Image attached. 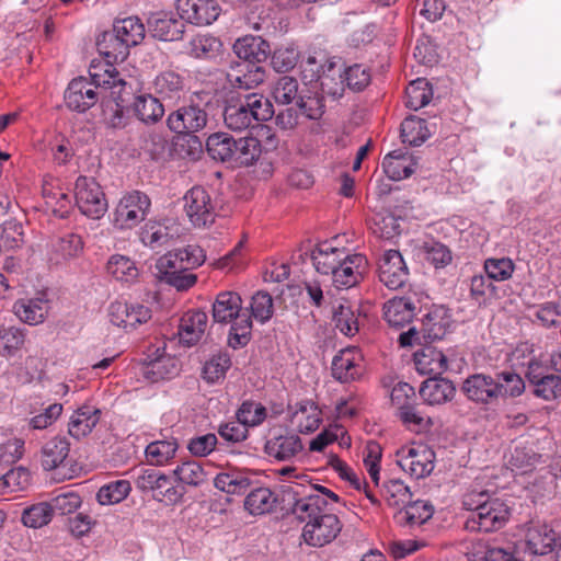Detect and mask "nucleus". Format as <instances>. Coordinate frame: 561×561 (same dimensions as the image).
Listing matches in <instances>:
<instances>
[{
	"label": "nucleus",
	"instance_id": "14",
	"mask_svg": "<svg viewBox=\"0 0 561 561\" xmlns=\"http://www.w3.org/2000/svg\"><path fill=\"white\" fill-rule=\"evenodd\" d=\"M99 100V91L89 79L79 77L72 79L65 91V103L68 108L84 113Z\"/></svg>",
	"mask_w": 561,
	"mask_h": 561
},
{
	"label": "nucleus",
	"instance_id": "48",
	"mask_svg": "<svg viewBox=\"0 0 561 561\" xmlns=\"http://www.w3.org/2000/svg\"><path fill=\"white\" fill-rule=\"evenodd\" d=\"M333 321L335 328L344 335L352 336L358 332V316L354 306L347 300L341 302L334 310Z\"/></svg>",
	"mask_w": 561,
	"mask_h": 561
},
{
	"label": "nucleus",
	"instance_id": "41",
	"mask_svg": "<svg viewBox=\"0 0 561 561\" xmlns=\"http://www.w3.org/2000/svg\"><path fill=\"white\" fill-rule=\"evenodd\" d=\"M98 50L108 62L124 61L129 47L114 32H105L96 42Z\"/></svg>",
	"mask_w": 561,
	"mask_h": 561
},
{
	"label": "nucleus",
	"instance_id": "26",
	"mask_svg": "<svg viewBox=\"0 0 561 561\" xmlns=\"http://www.w3.org/2000/svg\"><path fill=\"white\" fill-rule=\"evenodd\" d=\"M534 442L518 440L515 442L510 453L507 465L512 471L527 472L530 471L540 460Z\"/></svg>",
	"mask_w": 561,
	"mask_h": 561
},
{
	"label": "nucleus",
	"instance_id": "7",
	"mask_svg": "<svg viewBox=\"0 0 561 561\" xmlns=\"http://www.w3.org/2000/svg\"><path fill=\"white\" fill-rule=\"evenodd\" d=\"M394 456L397 465L415 479L430 476L435 467V453L424 444L413 443L402 446Z\"/></svg>",
	"mask_w": 561,
	"mask_h": 561
},
{
	"label": "nucleus",
	"instance_id": "59",
	"mask_svg": "<svg viewBox=\"0 0 561 561\" xmlns=\"http://www.w3.org/2000/svg\"><path fill=\"white\" fill-rule=\"evenodd\" d=\"M3 250H16L25 243L23 226L16 220H8L0 226Z\"/></svg>",
	"mask_w": 561,
	"mask_h": 561
},
{
	"label": "nucleus",
	"instance_id": "55",
	"mask_svg": "<svg viewBox=\"0 0 561 561\" xmlns=\"http://www.w3.org/2000/svg\"><path fill=\"white\" fill-rule=\"evenodd\" d=\"M178 481L190 486L202 485L207 478V474L201 463L195 460H186L176 466L173 470Z\"/></svg>",
	"mask_w": 561,
	"mask_h": 561
},
{
	"label": "nucleus",
	"instance_id": "21",
	"mask_svg": "<svg viewBox=\"0 0 561 561\" xmlns=\"http://www.w3.org/2000/svg\"><path fill=\"white\" fill-rule=\"evenodd\" d=\"M148 25L152 36L160 41H178L184 33V21L163 12L152 13L148 19Z\"/></svg>",
	"mask_w": 561,
	"mask_h": 561
},
{
	"label": "nucleus",
	"instance_id": "5",
	"mask_svg": "<svg viewBox=\"0 0 561 561\" xmlns=\"http://www.w3.org/2000/svg\"><path fill=\"white\" fill-rule=\"evenodd\" d=\"M479 499L468 517L466 527L470 530L495 531L502 528L508 519L510 511L507 505L500 499L481 501L485 494H478Z\"/></svg>",
	"mask_w": 561,
	"mask_h": 561
},
{
	"label": "nucleus",
	"instance_id": "62",
	"mask_svg": "<svg viewBox=\"0 0 561 561\" xmlns=\"http://www.w3.org/2000/svg\"><path fill=\"white\" fill-rule=\"evenodd\" d=\"M371 229L376 236L383 239H391L401 232L399 218L388 211L375 216Z\"/></svg>",
	"mask_w": 561,
	"mask_h": 561
},
{
	"label": "nucleus",
	"instance_id": "9",
	"mask_svg": "<svg viewBox=\"0 0 561 561\" xmlns=\"http://www.w3.org/2000/svg\"><path fill=\"white\" fill-rule=\"evenodd\" d=\"M151 201L140 191L126 193L118 202L114 211L115 225L122 229L136 227L149 213Z\"/></svg>",
	"mask_w": 561,
	"mask_h": 561
},
{
	"label": "nucleus",
	"instance_id": "20",
	"mask_svg": "<svg viewBox=\"0 0 561 561\" xmlns=\"http://www.w3.org/2000/svg\"><path fill=\"white\" fill-rule=\"evenodd\" d=\"M208 317L205 311L192 310L181 318L179 324V340L186 346L195 345L203 337L207 328Z\"/></svg>",
	"mask_w": 561,
	"mask_h": 561
},
{
	"label": "nucleus",
	"instance_id": "42",
	"mask_svg": "<svg viewBox=\"0 0 561 561\" xmlns=\"http://www.w3.org/2000/svg\"><path fill=\"white\" fill-rule=\"evenodd\" d=\"M221 42L208 34H198L187 43L186 51L190 56L199 59H211L218 55Z\"/></svg>",
	"mask_w": 561,
	"mask_h": 561
},
{
	"label": "nucleus",
	"instance_id": "6",
	"mask_svg": "<svg viewBox=\"0 0 561 561\" xmlns=\"http://www.w3.org/2000/svg\"><path fill=\"white\" fill-rule=\"evenodd\" d=\"M184 213L195 228H206L214 224L217 203L210 191L204 186H193L183 197Z\"/></svg>",
	"mask_w": 561,
	"mask_h": 561
},
{
	"label": "nucleus",
	"instance_id": "16",
	"mask_svg": "<svg viewBox=\"0 0 561 561\" xmlns=\"http://www.w3.org/2000/svg\"><path fill=\"white\" fill-rule=\"evenodd\" d=\"M362 355L356 347L341 350L332 360V376L340 382L356 380L362 375Z\"/></svg>",
	"mask_w": 561,
	"mask_h": 561
},
{
	"label": "nucleus",
	"instance_id": "12",
	"mask_svg": "<svg viewBox=\"0 0 561 561\" xmlns=\"http://www.w3.org/2000/svg\"><path fill=\"white\" fill-rule=\"evenodd\" d=\"M176 10L183 21L195 25H209L220 14L216 0H178Z\"/></svg>",
	"mask_w": 561,
	"mask_h": 561
},
{
	"label": "nucleus",
	"instance_id": "33",
	"mask_svg": "<svg viewBox=\"0 0 561 561\" xmlns=\"http://www.w3.org/2000/svg\"><path fill=\"white\" fill-rule=\"evenodd\" d=\"M265 450L271 457L285 461L302 450V443L297 435H280L267 440Z\"/></svg>",
	"mask_w": 561,
	"mask_h": 561
},
{
	"label": "nucleus",
	"instance_id": "35",
	"mask_svg": "<svg viewBox=\"0 0 561 561\" xmlns=\"http://www.w3.org/2000/svg\"><path fill=\"white\" fill-rule=\"evenodd\" d=\"M90 82L95 89H114L125 85V80L113 62L92 65L90 68Z\"/></svg>",
	"mask_w": 561,
	"mask_h": 561
},
{
	"label": "nucleus",
	"instance_id": "27",
	"mask_svg": "<svg viewBox=\"0 0 561 561\" xmlns=\"http://www.w3.org/2000/svg\"><path fill=\"white\" fill-rule=\"evenodd\" d=\"M455 391V386L450 380L434 376L423 381L420 396L426 403L434 405L450 401Z\"/></svg>",
	"mask_w": 561,
	"mask_h": 561
},
{
	"label": "nucleus",
	"instance_id": "24",
	"mask_svg": "<svg viewBox=\"0 0 561 561\" xmlns=\"http://www.w3.org/2000/svg\"><path fill=\"white\" fill-rule=\"evenodd\" d=\"M101 417V410L94 405L84 404L78 408L70 416L68 433L76 439L89 435Z\"/></svg>",
	"mask_w": 561,
	"mask_h": 561
},
{
	"label": "nucleus",
	"instance_id": "32",
	"mask_svg": "<svg viewBox=\"0 0 561 561\" xmlns=\"http://www.w3.org/2000/svg\"><path fill=\"white\" fill-rule=\"evenodd\" d=\"M176 234V227L169 220L148 221L141 231V241L151 248L168 244Z\"/></svg>",
	"mask_w": 561,
	"mask_h": 561
},
{
	"label": "nucleus",
	"instance_id": "30",
	"mask_svg": "<svg viewBox=\"0 0 561 561\" xmlns=\"http://www.w3.org/2000/svg\"><path fill=\"white\" fill-rule=\"evenodd\" d=\"M152 88L161 99L176 101L184 93V78L172 70L163 71L154 78Z\"/></svg>",
	"mask_w": 561,
	"mask_h": 561
},
{
	"label": "nucleus",
	"instance_id": "23",
	"mask_svg": "<svg viewBox=\"0 0 561 561\" xmlns=\"http://www.w3.org/2000/svg\"><path fill=\"white\" fill-rule=\"evenodd\" d=\"M317 81H319L322 93L334 99L341 98L346 87L342 65L332 60L321 66Z\"/></svg>",
	"mask_w": 561,
	"mask_h": 561
},
{
	"label": "nucleus",
	"instance_id": "36",
	"mask_svg": "<svg viewBox=\"0 0 561 561\" xmlns=\"http://www.w3.org/2000/svg\"><path fill=\"white\" fill-rule=\"evenodd\" d=\"M293 420L297 423L300 432L310 433L319 427L321 411L311 400H302L296 403Z\"/></svg>",
	"mask_w": 561,
	"mask_h": 561
},
{
	"label": "nucleus",
	"instance_id": "4",
	"mask_svg": "<svg viewBox=\"0 0 561 561\" xmlns=\"http://www.w3.org/2000/svg\"><path fill=\"white\" fill-rule=\"evenodd\" d=\"M294 477L295 479L300 478L299 474H295ZM305 478L306 476H301V479L306 481V483L293 482L287 486V492L295 497L291 508L293 514L301 523L309 524V522H314L319 519V516H324L329 513L328 499L333 502H339L340 497L328 488L312 484Z\"/></svg>",
	"mask_w": 561,
	"mask_h": 561
},
{
	"label": "nucleus",
	"instance_id": "38",
	"mask_svg": "<svg viewBox=\"0 0 561 561\" xmlns=\"http://www.w3.org/2000/svg\"><path fill=\"white\" fill-rule=\"evenodd\" d=\"M277 503V496L268 488L252 490L244 500V508L252 515L271 513Z\"/></svg>",
	"mask_w": 561,
	"mask_h": 561
},
{
	"label": "nucleus",
	"instance_id": "61",
	"mask_svg": "<svg viewBox=\"0 0 561 561\" xmlns=\"http://www.w3.org/2000/svg\"><path fill=\"white\" fill-rule=\"evenodd\" d=\"M250 317H253L261 323L267 322L274 313L273 298L267 291H257L251 298Z\"/></svg>",
	"mask_w": 561,
	"mask_h": 561
},
{
	"label": "nucleus",
	"instance_id": "10",
	"mask_svg": "<svg viewBox=\"0 0 561 561\" xmlns=\"http://www.w3.org/2000/svg\"><path fill=\"white\" fill-rule=\"evenodd\" d=\"M208 122L206 111L195 103L180 106L169 114L167 125L175 134L190 135L203 130Z\"/></svg>",
	"mask_w": 561,
	"mask_h": 561
},
{
	"label": "nucleus",
	"instance_id": "63",
	"mask_svg": "<svg viewBox=\"0 0 561 561\" xmlns=\"http://www.w3.org/2000/svg\"><path fill=\"white\" fill-rule=\"evenodd\" d=\"M484 271L489 279L504 282L512 277L515 270L513 261L508 257H490L484 261Z\"/></svg>",
	"mask_w": 561,
	"mask_h": 561
},
{
	"label": "nucleus",
	"instance_id": "11",
	"mask_svg": "<svg viewBox=\"0 0 561 561\" xmlns=\"http://www.w3.org/2000/svg\"><path fill=\"white\" fill-rule=\"evenodd\" d=\"M368 271L367 259L359 253L347 255L341 260L339 266L333 272L332 283L335 288H351L357 285Z\"/></svg>",
	"mask_w": 561,
	"mask_h": 561
},
{
	"label": "nucleus",
	"instance_id": "45",
	"mask_svg": "<svg viewBox=\"0 0 561 561\" xmlns=\"http://www.w3.org/2000/svg\"><path fill=\"white\" fill-rule=\"evenodd\" d=\"M261 142L255 137L236 139L232 162L241 165L253 164L261 156Z\"/></svg>",
	"mask_w": 561,
	"mask_h": 561
},
{
	"label": "nucleus",
	"instance_id": "39",
	"mask_svg": "<svg viewBox=\"0 0 561 561\" xmlns=\"http://www.w3.org/2000/svg\"><path fill=\"white\" fill-rule=\"evenodd\" d=\"M112 32L128 47L138 45L145 37V26L137 16H128L116 21Z\"/></svg>",
	"mask_w": 561,
	"mask_h": 561
},
{
	"label": "nucleus",
	"instance_id": "25",
	"mask_svg": "<svg viewBox=\"0 0 561 561\" xmlns=\"http://www.w3.org/2000/svg\"><path fill=\"white\" fill-rule=\"evenodd\" d=\"M345 251L333 247L331 242L318 244L310 253V259L316 271L322 275H332L344 259Z\"/></svg>",
	"mask_w": 561,
	"mask_h": 561
},
{
	"label": "nucleus",
	"instance_id": "40",
	"mask_svg": "<svg viewBox=\"0 0 561 561\" xmlns=\"http://www.w3.org/2000/svg\"><path fill=\"white\" fill-rule=\"evenodd\" d=\"M234 141L227 133H215L207 138V152L214 160L232 162Z\"/></svg>",
	"mask_w": 561,
	"mask_h": 561
},
{
	"label": "nucleus",
	"instance_id": "13",
	"mask_svg": "<svg viewBox=\"0 0 561 561\" xmlns=\"http://www.w3.org/2000/svg\"><path fill=\"white\" fill-rule=\"evenodd\" d=\"M409 271L398 250H387L379 261V279L389 289L401 288L408 280Z\"/></svg>",
	"mask_w": 561,
	"mask_h": 561
},
{
	"label": "nucleus",
	"instance_id": "46",
	"mask_svg": "<svg viewBox=\"0 0 561 561\" xmlns=\"http://www.w3.org/2000/svg\"><path fill=\"white\" fill-rule=\"evenodd\" d=\"M300 95L299 82L296 78L290 76L278 78L272 87V96L274 101L280 105L296 103Z\"/></svg>",
	"mask_w": 561,
	"mask_h": 561
},
{
	"label": "nucleus",
	"instance_id": "53",
	"mask_svg": "<svg viewBox=\"0 0 561 561\" xmlns=\"http://www.w3.org/2000/svg\"><path fill=\"white\" fill-rule=\"evenodd\" d=\"M31 483V473L23 467L9 470L0 477V494H10L25 490Z\"/></svg>",
	"mask_w": 561,
	"mask_h": 561
},
{
	"label": "nucleus",
	"instance_id": "2",
	"mask_svg": "<svg viewBox=\"0 0 561 561\" xmlns=\"http://www.w3.org/2000/svg\"><path fill=\"white\" fill-rule=\"evenodd\" d=\"M213 319L217 323H230L228 344L232 348L245 346L251 340L252 320L242 309V299L236 291H221L213 302Z\"/></svg>",
	"mask_w": 561,
	"mask_h": 561
},
{
	"label": "nucleus",
	"instance_id": "19",
	"mask_svg": "<svg viewBox=\"0 0 561 561\" xmlns=\"http://www.w3.org/2000/svg\"><path fill=\"white\" fill-rule=\"evenodd\" d=\"M270 51V44L261 36L245 35L233 44V53L238 58L244 60L245 65L264 62L268 58Z\"/></svg>",
	"mask_w": 561,
	"mask_h": 561
},
{
	"label": "nucleus",
	"instance_id": "8",
	"mask_svg": "<svg viewBox=\"0 0 561 561\" xmlns=\"http://www.w3.org/2000/svg\"><path fill=\"white\" fill-rule=\"evenodd\" d=\"M75 198L80 211L89 218L99 219L107 210L105 194L93 178L79 176L77 179Z\"/></svg>",
	"mask_w": 561,
	"mask_h": 561
},
{
	"label": "nucleus",
	"instance_id": "37",
	"mask_svg": "<svg viewBox=\"0 0 561 561\" xmlns=\"http://www.w3.org/2000/svg\"><path fill=\"white\" fill-rule=\"evenodd\" d=\"M178 449V439L169 437L148 444L145 455L151 466H164L175 457Z\"/></svg>",
	"mask_w": 561,
	"mask_h": 561
},
{
	"label": "nucleus",
	"instance_id": "22",
	"mask_svg": "<svg viewBox=\"0 0 561 561\" xmlns=\"http://www.w3.org/2000/svg\"><path fill=\"white\" fill-rule=\"evenodd\" d=\"M49 310L48 300L44 295L34 298H22L14 302L13 312L23 322L36 325L44 322Z\"/></svg>",
	"mask_w": 561,
	"mask_h": 561
},
{
	"label": "nucleus",
	"instance_id": "52",
	"mask_svg": "<svg viewBox=\"0 0 561 561\" xmlns=\"http://www.w3.org/2000/svg\"><path fill=\"white\" fill-rule=\"evenodd\" d=\"M231 367V358L227 353L213 355L203 367V378L208 383H218L225 379Z\"/></svg>",
	"mask_w": 561,
	"mask_h": 561
},
{
	"label": "nucleus",
	"instance_id": "51",
	"mask_svg": "<svg viewBox=\"0 0 561 561\" xmlns=\"http://www.w3.org/2000/svg\"><path fill=\"white\" fill-rule=\"evenodd\" d=\"M107 273L121 282H133L138 276L136 264L127 256L114 254L106 265Z\"/></svg>",
	"mask_w": 561,
	"mask_h": 561
},
{
	"label": "nucleus",
	"instance_id": "58",
	"mask_svg": "<svg viewBox=\"0 0 561 561\" xmlns=\"http://www.w3.org/2000/svg\"><path fill=\"white\" fill-rule=\"evenodd\" d=\"M382 494L390 506H405L412 497L409 486L403 481L394 479L383 484Z\"/></svg>",
	"mask_w": 561,
	"mask_h": 561
},
{
	"label": "nucleus",
	"instance_id": "18",
	"mask_svg": "<svg viewBox=\"0 0 561 561\" xmlns=\"http://www.w3.org/2000/svg\"><path fill=\"white\" fill-rule=\"evenodd\" d=\"M557 534L547 524L533 523L526 531L525 542L527 551L534 556L550 553L557 546Z\"/></svg>",
	"mask_w": 561,
	"mask_h": 561
},
{
	"label": "nucleus",
	"instance_id": "29",
	"mask_svg": "<svg viewBox=\"0 0 561 561\" xmlns=\"http://www.w3.org/2000/svg\"><path fill=\"white\" fill-rule=\"evenodd\" d=\"M416 306L410 297H394L383 306L385 320L392 327L409 323L414 317Z\"/></svg>",
	"mask_w": 561,
	"mask_h": 561
},
{
	"label": "nucleus",
	"instance_id": "3",
	"mask_svg": "<svg viewBox=\"0 0 561 561\" xmlns=\"http://www.w3.org/2000/svg\"><path fill=\"white\" fill-rule=\"evenodd\" d=\"M274 115L273 105L260 93L239 94L231 98L224 110V122L233 131H243L266 122Z\"/></svg>",
	"mask_w": 561,
	"mask_h": 561
},
{
	"label": "nucleus",
	"instance_id": "31",
	"mask_svg": "<svg viewBox=\"0 0 561 561\" xmlns=\"http://www.w3.org/2000/svg\"><path fill=\"white\" fill-rule=\"evenodd\" d=\"M70 450L66 437L55 436L44 444L41 450V463L44 470H54L64 463Z\"/></svg>",
	"mask_w": 561,
	"mask_h": 561
},
{
	"label": "nucleus",
	"instance_id": "56",
	"mask_svg": "<svg viewBox=\"0 0 561 561\" xmlns=\"http://www.w3.org/2000/svg\"><path fill=\"white\" fill-rule=\"evenodd\" d=\"M267 416L266 408L256 401L242 402L236 412V417L248 427L261 425Z\"/></svg>",
	"mask_w": 561,
	"mask_h": 561
},
{
	"label": "nucleus",
	"instance_id": "15",
	"mask_svg": "<svg viewBox=\"0 0 561 561\" xmlns=\"http://www.w3.org/2000/svg\"><path fill=\"white\" fill-rule=\"evenodd\" d=\"M341 531V523L335 514L328 513L319 519L305 524L302 537L313 547H322L331 542Z\"/></svg>",
	"mask_w": 561,
	"mask_h": 561
},
{
	"label": "nucleus",
	"instance_id": "57",
	"mask_svg": "<svg viewBox=\"0 0 561 561\" xmlns=\"http://www.w3.org/2000/svg\"><path fill=\"white\" fill-rule=\"evenodd\" d=\"M449 328V320L437 312H431L422 321V336L425 343L440 340Z\"/></svg>",
	"mask_w": 561,
	"mask_h": 561
},
{
	"label": "nucleus",
	"instance_id": "34",
	"mask_svg": "<svg viewBox=\"0 0 561 561\" xmlns=\"http://www.w3.org/2000/svg\"><path fill=\"white\" fill-rule=\"evenodd\" d=\"M266 70L260 65H244L243 69L228 73V80L234 89L251 90L264 82Z\"/></svg>",
	"mask_w": 561,
	"mask_h": 561
},
{
	"label": "nucleus",
	"instance_id": "43",
	"mask_svg": "<svg viewBox=\"0 0 561 561\" xmlns=\"http://www.w3.org/2000/svg\"><path fill=\"white\" fill-rule=\"evenodd\" d=\"M133 106L136 116L147 124L158 122L164 114L162 103L151 94L136 96Z\"/></svg>",
	"mask_w": 561,
	"mask_h": 561
},
{
	"label": "nucleus",
	"instance_id": "47",
	"mask_svg": "<svg viewBox=\"0 0 561 561\" xmlns=\"http://www.w3.org/2000/svg\"><path fill=\"white\" fill-rule=\"evenodd\" d=\"M434 513L433 506L426 501L409 502L398 514L400 523L420 526L428 520Z\"/></svg>",
	"mask_w": 561,
	"mask_h": 561
},
{
	"label": "nucleus",
	"instance_id": "50",
	"mask_svg": "<svg viewBox=\"0 0 561 561\" xmlns=\"http://www.w3.org/2000/svg\"><path fill=\"white\" fill-rule=\"evenodd\" d=\"M432 98V88L425 79H416L407 87L405 105L413 111L427 105Z\"/></svg>",
	"mask_w": 561,
	"mask_h": 561
},
{
	"label": "nucleus",
	"instance_id": "17",
	"mask_svg": "<svg viewBox=\"0 0 561 561\" xmlns=\"http://www.w3.org/2000/svg\"><path fill=\"white\" fill-rule=\"evenodd\" d=\"M419 162L416 158L405 149H396L389 152L382 160V169L392 181H401L415 172Z\"/></svg>",
	"mask_w": 561,
	"mask_h": 561
},
{
	"label": "nucleus",
	"instance_id": "60",
	"mask_svg": "<svg viewBox=\"0 0 561 561\" xmlns=\"http://www.w3.org/2000/svg\"><path fill=\"white\" fill-rule=\"evenodd\" d=\"M24 332L14 327H0V356H12L24 343Z\"/></svg>",
	"mask_w": 561,
	"mask_h": 561
},
{
	"label": "nucleus",
	"instance_id": "44",
	"mask_svg": "<svg viewBox=\"0 0 561 561\" xmlns=\"http://www.w3.org/2000/svg\"><path fill=\"white\" fill-rule=\"evenodd\" d=\"M431 131L426 121L416 116L407 117L401 124L402 142L410 146H420L428 137Z\"/></svg>",
	"mask_w": 561,
	"mask_h": 561
},
{
	"label": "nucleus",
	"instance_id": "1",
	"mask_svg": "<svg viewBox=\"0 0 561 561\" xmlns=\"http://www.w3.org/2000/svg\"><path fill=\"white\" fill-rule=\"evenodd\" d=\"M460 390L469 401L488 407L500 400L522 396L525 381L513 370L497 371L494 375L476 373L462 381Z\"/></svg>",
	"mask_w": 561,
	"mask_h": 561
},
{
	"label": "nucleus",
	"instance_id": "28",
	"mask_svg": "<svg viewBox=\"0 0 561 561\" xmlns=\"http://www.w3.org/2000/svg\"><path fill=\"white\" fill-rule=\"evenodd\" d=\"M416 370L422 375H442L447 370V358L444 353L433 346H424L414 354Z\"/></svg>",
	"mask_w": 561,
	"mask_h": 561
},
{
	"label": "nucleus",
	"instance_id": "64",
	"mask_svg": "<svg viewBox=\"0 0 561 561\" xmlns=\"http://www.w3.org/2000/svg\"><path fill=\"white\" fill-rule=\"evenodd\" d=\"M53 516L49 503H38L25 508L22 514V523L26 527L39 528L47 525Z\"/></svg>",
	"mask_w": 561,
	"mask_h": 561
},
{
	"label": "nucleus",
	"instance_id": "49",
	"mask_svg": "<svg viewBox=\"0 0 561 561\" xmlns=\"http://www.w3.org/2000/svg\"><path fill=\"white\" fill-rule=\"evenodd\" d=\"M214 485L228 494H242L250 488L251 480L242 472H221L214 479Z\"/></svg>",
	"mask_w": 561,
	"mask_h": 561
},
{
	"label": "nucleus",
	"instance_id": "54",
	"mask_svg": "<svg viewBox=\"0 0 561 561\" xmlns=\"http://www.w3.org/2000/svg\"><path fill=\"white\" fill-rule=\"evenodd\" d=\"M130 490L129 481H113L100 488L96 493V500L101 505L117 504L128 496Z\"/></svg>",
	"mask_w": 561,
	"mask_h": 561
}]
</instances>
